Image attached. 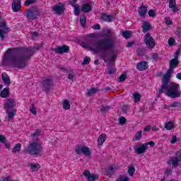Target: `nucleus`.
Masks as SVG:
<instances>
[{"instance_id": "1", "label": "nucleus", "mask_w": 181, "mask_h": 181, "mask_svg": "<svg viewBox=\"0 0 181 181\" xmlns=\"http://www.w3.org/2000/svg\"><path fill=\"white\" fill-rule=\"evenodd\" d=\"M101 37H104L95 41V40H89L83 42V47L93 52L96 54H99V57L107 64V70L109 74H115V65L112 63L117 60L118 54L117 52L108 53V51L112 50L115 47L117 43V35L110 28L105 30L101 34Z\"/></svg>"}, {"instance_id": "2", "label": "nucleus", "mask_w": 181, "mask_h": 181, "mask_svg": "<svg viewBox=\"0 0 181 181\" xmlns=\"http://www.w3.org/2000/svg\"><path fill=\"white\" fill-rule=\"evenodd\" d=\"M16 54L12 52V49L8 48L3 57L4 64L10 67H17V69H25L28 66V60L32 56L30 52L24 50L22 47L16 48Z\"/></svg>"}, {"instance_id": "3", "label": "nucleus", "mask_w": 181, "mask_h": 181, "mask_svg": "<svg viewBox=\"0 0 181 181\" xmlns=\"http://www.w3.org/2000/svg\"><path fill=\"white\" fill-rule=\"evenodd\" d=\"M179 83L174 82L170 83L163 89V92L158 91V97L160 98V95L165 93V95L170 98H179L181 95V92L179 90Z\"/></svg>"}, {"instance_id": "4", "label": "nucleus", "mask_w": 181, "mask_h": 181, "mask_svg": "<svg viewBox=\"0 0 181 181\" xmlns=\"http://www.w3.org/2000/svg\"><path fill=\"white\" fill-rule=\"evenodd\" d=\"M25 152L28 155H42L43 147L40 143L33 142L26 147Z\"/></svg>"}, {"instance_id": "5", "label": "nucleus", "mask_w": 181, "mask_h": 181, "mask_svg": "<svg viewBox=\"0 0 181 181\" xmlns=\"http://www.w3.org/2000/svg\"><path fill=\"white\" fill-rule=\"evenodd\" d=\"M40 13L37 8H31L26 11L25 17L28 21H35L39 18Z\"/></svg>"}, {"instance_id": "6", "label": "nucleus", "mask_w": 181, "mask_h": 181, "mask_svg": "<svg viewBox=\"0 0 181 181\" xmlns=\"http://www.w3.org/2000/svg\"><path fill=\"white\" fill-rule=\"evenodd\" d=\"M173 73H175V72H173L169 69L167 71L166 74L163 76V77L162 78L163 84H162L160 88L158 89V91H160V93L163 92V88L165 87L168 86V85L170 84L169 81L172 78V74H173Z\"/></svg>"}, {"instance_id": "7", "label": "nucleus", "mask_w": 181, "mask_h": 181, "mask_svg": "<svg viewBox=\"0 0 181 181\" xmlns=\"http://www.w3.org/2000/svg\"><path fill=\"white\" fill-rule=\"evenodd\" d=\"M144 43H146L147 47L148 49H153L155 47V40L152 36H151V34H146L144 36Z\"/></svg>"}, {"instance_id": "8", "label": "nucleus", "mask_w": 181, "mask_h": 181, "mask_svg": "<svg viewBox=\"0 0 181 181\" xmlns=\"http://www.w3.org/2000/svg\"><path fill=\"white\" fill-rule=\"evenodd\" d=\"M76 155H80L81 152H83V155L86 156H90L91 155V151H90V148L87 146H77L75 149Z\"/></svg>"}, {"instance_id": "9", "label": "nucleus", "mask_w": 181, "mask_h": 181, "mask_svg": "<svg viewBox=\"0 0 181 181\" xmlns=\"http://www.w3.org/2000/svg\"><path fill=\"white\" fill-rule=\"evenodd\" d=\"M9 28L6 26V22L2 21L0 23V37L1 40H5V35H8V31Z\"/></svg>"}, {"instance_id": "10", "label": "nucleus", "mask_w": 181, "mask_h": 181, "mask_svg": "<svg viewBox=\"0 0 181 181\" xmlns=\"http://www.w3.org/2000/svg\"><path fill=\"white\" fill-rule=\"evenodd\" d=\"M52 86H53V81L50 78H44L42 81V87L46 93H49L50 91V88H52Z\"/></svg>"}, {"instance_id": "11", "label": "nucleus", "mask_w": 181, "mask_h": 181, "mask_svg": "<svg viewBox=\"0 0 181 181\" xmlns=\"http://www.w3.org/2000/svg\"><path fill=\"white\" fill-rule=\"evenodd\" d=\"M16 105L13 99H8L4 104V110H6V111H13V107Z\"/></svg>"}, {"instance_id": "12", "label": "nucleus", "mask_w": 181, "mask_h": 181, "mask_svg": "<svg viewBox=\"0 0 181 181\" xmlns=\"http://www.w3.org/2000/svg\"><path fill=\"white\" fill-rule=\"evenodd\" d=\"M180 63V62L179 61V59H172L169 63V69L168 70L175 73V69H177V67L179 66Z\"/></svg>"}, {"instance_id": "13", "label": "nucleus", "mask_w": 181, "mask_h": 181, "mask_svg": "<svg viewBox=\"0 0 181 181\" xmlns=\"http://www.w3.org/2000/svg\"><path fill=\"white\" fill-rule=\"evenodd\" d=\"M69 52H70V48L67 45L58 47L55 49V53H58L59 54H63V53H69Z\"/></svg>"}, {"instance_id": "14", "label": "nucleus", "mask_w": 181, "mask_h": 181, "mask_svg": "<svg viewBox=\"0 0 181 181\" xmlns=\"http://www.w3.org/2000/svg\"><path fill=\"white\" fill-rule=\"evenodd\" d=\"M83 175L86 177L87 181L98 180V175L91 174L90 171H85Z\"/></svg>"}, {"instance_id": "15", "label": "nucleus", "mask_w": 181, "mask_h": 181, "mask_svg": "<svg viewBox=\"0 0 181 181\" xmlns=\"http://www.w3.org/2000/svg\"><path fill=\"white\" fill-rule=\"evenodd\" d=\"M11 8L13 12H19L22 8V6L21 5V0H13Z\"/></svg>"}, {"instance_id": "16", "label": "nucleus", "mask_w": 181, "mask_h": 181, "mask_svg": "<svg viewBox=\"0 0 181 181\" xmlns=\"http://www.w3.org/2000/svg\"><path fill=\"white\" fill-rule=\"evenodd\" d=\"M168 165L170 166L172 165L173 168H177L179 166V159H177V157H171L170 159L167 161Z\"/></svg>"}, {"instance_id": "17", "label": "nucleus", "mask_w": 181, "mask_h": 181, "mask_svg": "<svg viewBox=\"0 0 181 181\" xmlns=\"http://www.w3.org/2000/svg\"><path fill=\"white\" fill-rule=\"evenodd\" d=\"M52 11L58 15L64 13V5H55L52 7Z\"/></svg>"}, {"instance_id": "18", "label": "nucleus", "mask_w": 181, "mask_h": 181, "mask_svg": "<svg viewBox=\"0 0 181 181\" xmlns=\"http://www.w3.org/2000/svg\"><path fill=\"white\" fill-rule=\"evenodd\" d=\"M168 6L173 13L179 12V8L176 6V0H170L168 3Z\"/></svg>"}, {"instance_id": "19", "label": "nucleus", "mask_w": 181, "mask_h": 181, "mask_svg": "<svg viewBox=\"0 0 181 181\" xmlns=\"http://www.w3.org/2000/svg\"><path fill=\"white\" fill-rule=\"evenodd\" d=\"M148 67H149V65H148V62L145 61L141 62L136 65V69H139L140 71H144V70H147Z\"/></svg>"}, {"instance_id": "20", "label": "nucleus", "mask_w": 181, "mask_h": 181, "mask_svg": "<svg viewBox=\"0 0 181 181\" xmlns=\"http://www.w3.org/2000/svg\"><path fill=\"white\" fill-rule=\"evenodd\" d=\"M146 149H148V144H142L141 146L136 148V152L138 155H141L142 153H145L146 152Z\"/></svg>"}, {"instance_id": "21", "label": "nucleus", "mask_w": 181, "mask_h": 181, "mask_svg": "<svg viewBox=\"0 0 181 181\" xmlns=\"http://www.w3.org/2000/svg\"><path fill=\"white\" fill-rule=\"evenodd\" d=\"M148 12V8L144 5H142L139 8V15L141 18H144Z\"/></svg>"}, {"instance_id": "22", "label": "nucleus", "mask_w": 181, "mask_h": 181, "mask_svg": "<svg viewBox=\"0 0 181 181\" xmlns=\"http://www.w3.org/2000/svg\"><path fill=\"white\" fill-rule=\"evenodd\" d=\"M1 78L4 84H8V85L11 84V79L9 78V76H8L7 73H3L1 74Z\"/></svg>"}, {"instance_id": "23", "label": "nucleus", "mask_w": 181, "mask_h": 181, "mask_svg": "<svg viewBox=\"0 0 181 181\" xmlns=\"http://www.w3.org/2000/svg\"><path fill=\"white\" fill-rule=\"evenodd\" d=\"M105 139H107V135L105 134H101L98 138V144L103 145L105 142Z\"/></svg>"}, {"instance_id": "24", "label": "nucleus", "mask_w": 181, "mask_h": 181, "mask_svg": "<svg viewBox=\"0 0 181 181\" xmlns=\"http://www.w3.org/2000/svg\"><path fill=\"white\" fill-rule=\"evenodd\" d=\"M82 12L87 13L91 11V6L89 4H84L81 8Z\"/></svg>"}, {"instance_id": "25", "label": "nucleus", "mask_w": 181, "mask_h": 181, "mask_svg": "<svg viewBox=\"0 0 181 181\" xmlns=\"http://www.w3.org/2000/svg\"><path fill=\"white\" fill-rule=\"evenodd\" d=\"M102 20L105 22H112V16L105 13L102 14Z\"/></svg>"}, {"instance_id": "26", "label": "nucleus", "mask_w": 181, "mask_h": 181, "mask_svg": "<svg viewBox=\"0 0 181 181\" xmlns=\"http://www.w3.org/2000/svg\"><path fill=\"white\" fill-rule=\"evenodd\" d=\"M29 166L30 168L31 172H37V170H39V169H40V164L31 163V164L29 165Z\"/></svg>"}, {"instance_id": "27", "label": "nucleus", "mask_w": 181, "mask_h": 181, "mask_svg": "<svg viewBox=\"0 0 181 181\" xmlns=\"http://www.w3.org/2000/svg\"><path fill=\"white\" fill-rule=\"evenodd\" d=\"M100 91V88H92L88 90V95L90 97L91 95H94V94H97Z\"/></svg>"}, {"instance_id": "28", "label": "nucleus", "mask_w": 181, "mask_h": 181, "mask_svg": "<svg viewBox=\"0 0 181 181\" xmlns=\"http://www.w3.org/2000/svg\"><path fill=\"white\" fill-rule=\"evenodd\" d=\"M21 148H22V144H17L14 146L11 151L13 153H16V152H21Z\"/></svg>"}, {"instance_id": "29", "label": "nucleus", "mask_w": 181, "mask_h": 181, "mask_svg": "<svg viewBox=\"0 0 181 181\" xmlns=\"http://www.w3.org/2000/svg\"><path fill=\"white\" fill-rule=\"evenodd\" d=\"M115 172V168L110 166L109 168L106 170L105 173L107 176H111V175H114V173Z\"/></svg>"}, {"instance_id": "30", "label": "nucleus", "mask_w": 181, "mask_h": 181, "mask_svg": "<svg viewBox=\"0 0 181 181\" xmlns=\"http://www.w3.org/2000/svg\"><path fill=\"white\" fill-rule=\"evenodd\" d=\"M80 23L81 26L83 27L86 26V23H87V18L86 17V15L83 14L82 16H81Z\"/></svg>"}, {"instance_id": "31", "label": "nucleus", "mask_w": 181, "mask_h": 181, "mask_svg": "<svg viewBox=\"0 0 181 181\" xmlns=\"http://www.w3.org/2000/svg\"><path fill=\"white\" fill-rule=\"evenodd\" d=\"M165 128L168 131H172V129L174 128L173 122H168L165 123Z\"/></svg>"}, {"instance_id": "32", "label": "nucleus", "mask_w": 181, "mask_h": 181, "mask_svg": "<svg viewBox=\"0 0 181 181\" xmlns=\"http://www.w3.org/2000/svg\"><path fill=\"white\" fill-rule=\"evenodd\" d=\"M8 95H9V89L6 88L1 92V96L2 98H6Z\"/></svg>"}, {"instance_id": "33", "label": "nucleus", "mask_w": 181, "mask_h": 181, "mask_svg": "<svg viewBox=\"0 0 181 181\" xmlns=\"http://www.w3.org/2000/svg\"><path fill=\"white\" fill-rule=\"evenodd\" d=\"M142 28L143 32H148V30H151V24L149 23L144 22Z\"/></svg>"}, {"instance_id": "34", "label": "nucleus", "mask_w": 181, "mask_h": 181, "mask_svg": "<svg viewBox=\"0 0 181 181\" xmlns=\"http://www.w3.org/2000/svg\"><path fill=\"white\" fill-rule=\"evenodd\" d=\"M141 138H142V131H139L136 134L134 138L133 139V141H141Z\"/></svg>"}, {"instance_id": "35", "label": "nucleus", "mask_w": 181, "mask_h": 181, "mask_svg": "<svg viewBox=\"0 0 181 181\" xmlns=\"http://www.w3.org/2000/svg\"><path fill=\"white\" fill-rule=\"evenodd\" d=\"M6 113L8 114V119H12L15 115H16V111L15 110H10V111H6Z\"/></svg>"}, {"instance_id": "36", "label": "nucleus", "mask_w": 181, "mask_h": 181, "mask_svg": "<svg viewBox=\"0 0 181 181\" xmlns=\"http://www.w3.org/2000/svg\"><path fill=\"white\" fill-rule=\"evenodd\" d=\"M63 108L64 110H70V102L68 100H64Z\"/></svg>"}, {"instance_id": "37", "label": "nucleus", "mask_w": 181, "mask_h": 181, "mask_svg": "<svg viewBox=\"0 0 181 181\" xmlns=\"http://www.w3.org/2000/svg\"><path fill=\"white\" fill-rule=\"evenodd\" d=\"M134 99L135 103L141 101V94L136 93L134 94Z\"/></svg>"}, {"instance_id": "38", "label": "nucleus", "mask_w": 181, "mask_h": 181, "mask_svg": "<svg viewBox=\"0 0 181 181\" xmlns=\"http://www.w3.org/2000/svg\"><path fill=\"white\" fill-rule=\"evenodd\" d=\"M40 134H41L40 129H37L35 132L33 134H31V136L33 138H37V136H40Z\"/></svg>"}, {"instance_id": "39", "label": "nucleus", "mask_w": 181, "mask_h": 181, "mask_svg": "<svg viewBox=\"0 0 181 181\" xmlns=\"http://www.w3.org/2000/svg\"><path fill=\"white\" fill-rule=\"evenodd\" d=\"M36 2H37V0H26L24 3V5L29 6V5H33V4H36Z\"/></svg>"}, {"instance_id": "40", "label": "nucleus", "mask_w": 181, "mask_h": 181, "mask_svg": "<svg viewBox=\"0 0 181 181\" xmlns=\"http://www.w3.org/2000/svg\"><path fill=\"white\" fill-rule=\"evenodd\" d=\"M122 36L125 37V39H129L131 37V32L130 31H123L122 33Z\"/></svg>"}, {"instance_id": "41", "label": "nucleus", "mask_w": 181, "mask_h": 181, "mask_svg": "<svg viewBox=\"0 0 181 181\" xmlns=\"http://www.w3.org/2000/svg\"><path fill=\"white\" fill-rule=\"evenodd\" d=\"M125 80H127V74H123L119 77L117 81L122 83L123 81H125Z\"/></svg>"}, {"instance_id": "42", "label": "nucleus", "mask_w": 181, "mask_h": 181, "mask_svg": "<svg viewBox=\"0 0 181 181\" xmlns=\"http://www.w3.org/2000/svg\"><path fill=\"white\" fill-rule=\"evenodd\" d=\"M128 173L130 176H134V173H135V168L131 165L128 169Z\"/></svg>"}, {"instance_id": "43", "label": "nucleus", "mask_w": 181, "mask_h": 181, "mask_svg": "<svg viewBox=\"0 0 181 181\" xmlns=\"http://www.w3.org/2000/svg\"><path fill=\"white\" fill-rule=\"evenodd\" d=\"M74 7V15H76V16H78V15H80V8H78L77 5H76Z\"/></svg>"}, {"instance_id": "44", "label": "nucleus", "mask_w": 181, "mask_h": 181, "mask_svg": "<svg viewBox=\"0 0 181 181\" xmlns=\"http://www.w3.org/2000/svg\"><path fill=\"white\" fill-rule=\"evenodd\" d=\"M109 110H110V107H108V106H103L100 108V111L103 113L108 112Z\"/></svg>"}, {"instance_id": "45", "label": "nucleus", "mask_w": 181, "mask_h": 181, "mask_svg": "<svg viewBox=\"0 0 181 181\" xmlns=\"http://www.w3.org/2000/svg\"><path fill=\"white\" fill-rule=\"evenodd\" d=\"M181 106V103L180 102H173L170 107L175 108L176 107H180Z\"/></svg>"}, {"instance_id": "46", "label": "nucleus", "mask_w": 181, "mask_h": 181, "mask_svg": "<svg viewBox=\"0 0 181 181\" xmlns=\"http://www.w3.org/2000/svg\"><path fill=\"white\" fill-rule=\"evenodd\" d=\"M180 54V49H177L175 52L174 58L175 59L179 60V55Z\"/></svg>"}, {"instance_id": "47", "label": "nucleus", "mask_w": 181, "mask_h": 181, "mask_svg": "<svg viewBox=\"0 0 181 181\" xmlns=\"http://www.w3.org/2000/svg\"><path fill=\"white\" fill-rule=\"evenodd\" d=\"M175 42H176L175 40V38H173V37L170 38L168 40V45H169V46H170V47L173 46L175 45Z\"/></svg>"}, {"instance_id": "48", "label": "nucleus", "mask_w": 181, "mask_h": 181, "mask_svg": "<svg viewBox=\"0 0 181 181\" xmlns=\"http://www.w3.org/2000/svg\"><path fill=\"white\" fill-rule=\"evenodd\" d=\"M6 142V137L0 134V144H5Z\"/></svg>"}, {"instance_id": "49", "label": "nucleus", "mask_w": 181, "mask_h": 181, "mask_svg": "<svg viewBox=\"0 0 181 181\" xmlns=\"http://www.w3.org/2000/svg\"><path fill=\"white\" fill-rule=\"evenodd\" d=\"M119 181H129V178L127 176L121 175L119 178Z\"/></svg>"}, {"instance_id": "50", "label": "nucleus", "mask_w": 181, "mask_h": 181, "mask_svg": "<svg viewBox=\"0 0 181 181\" xmlns=\"http://www.w3.org/2000/svg\"><path fill=\"white\" fill-rule=\"evenodd\" d=\"M175 157L177 158L179 162H181V150L175 153Z\"/></svg>"}, {"instance_id": "51", "label": "nucleus", "mask_w": 181, "mask_h": 181, "mask_svg": "<svg viewBox=\"0 0 181 181\" xmlns=\"http://www.w3.org/2000/svg\"><path fill=\"white\" fill-rule=\"evenodd\" d=\"M148 16L151 18H155V16H156V15L155 14V11H153V9H151L148 11Z\"/></svg>"}, {"instance_id": "52", "label": "nucleus", "mask_w": 181, "mask_h": 181, "mask_svg": "<svg viewBox=\"0 0 181 181\" xmlns=\"http://www.w3.org/2000/svg\"><path fill=\"white\" fill-rule=\"evenodd\" d=\"M30 111L33 114V115H36V107H35V105H32V107L30 108Z\"/></svg>"}, {"instance_id": "53", "label": "nucleus", "mask_w": 181, "mask_h": 181, "mask_svg": "<svg viewBox=\"0 0 181 181\" xmlns=\"http://www.w3.org/2000/svg\"><path fill=\"white\" fill-rule=\"evenodd\" d=\"M90 62H91V59L88 57H85L84 59H83V64H90Z\"/></svg>"}, {"instance_id": "54", "label": "nucleus", "mask_w": 181, "mask_h": 181, "mask_svg": "<svg viewBox=\"0 0 181 181\" xmlns=\"http://www.w3.org/2000/svg\"><path fill=\"white\" fill-rule=\"evenodd\" d=\"M68 78L69 80H71V81H74V80H76V76H74L73 74H69Z\"/></svg>"}, {"instance_id": "55", "label": "nucleus", "mask_w": 181, "mask_h": 181, "mask_svg": "<svg viewBox=\"0 0 181 181\" xmlns=\"http://www.w3.org/2000/svg\"><path fill=\"white\" fill-rule=\"evenodd\" d=\"M119 124H124L127 122V119H125V117H122L119 118Z\"/></svg>"}, {"instance_id": "56", "label": "nucleus", "mask_w": 181, "mask_h": 181, "mask_svg": "<svg viewBox=\"0 0 181 181\" xmlns=\"http://www.w3.org/2000/svg\"><path fill=\"white\" fill-rule=\"evenodd\" d=\"M31 36H32L33 39H36V37H37V36H39V33L33 32L31 33Z\"/></svg>"}, {"instance_id": "57", "label": "nucleus", "mask_w": 181, "mask_h": 181, "mask_svg": "<svg viewBox=\"0 0 181 181\" xmlns=\"http://www.w3.org/2000/svg\"><path fill=\"white\" fill-rule=\"evenodd\" d=\"M93 29H94L95 30H100V29H101V26L100 25V24H98V25H93Z\"/></svg>"}, {"instance_id": "58", "label": "nucleus", "mask_w": 181, "mask_h": 181, "mask_svg": "<svg viewBox=\"0 0 181 181\" xmlns=\"http://www.w3.org/2000/svg\"><path fill=\"white\" fill-rule=\"evenodd\" d=\"M177 139V137H176V136H173V138H172V139H171V141H170V143H171V144H175V143H176Z\"/></svg>"}, {"instance_id": "59", "label": "nucleus", "mask_w": 181, "mask_h": 181, "mask_svg": "<svg viewBox=\"0 0 181 181\" xmlns=\"http://www.w3.org/2000/svg\"><path fill=\"white\" fill-rule=\"evenodd\" d=\"M76 2L77 0H71L70 5H71V6H76V5H77Z\"/></svg>"}, {"instance_id": "60", "label": "nucleus", "mask_w": 181, "mask_h": 181, "mask_svg": "<svg viewBox=\"0 0 181 181\" xmlns=\"http://www.w3.org/2000/svg\"><path fill=\"white\" fill-rule=\"evenodd\" d=\"M137 54L139 56H144V51L141 49H139L137 51Z\"/></svg>"}, {"instance_id": "61", "label": "nucleus", "mask_w": 181, "mask_h": 181, "mask_svg": "<svg viewBox=\"0 0 181 181\" xmlns=\"http://www.w3.org/2000/svg\"><path fill=\"white\" fill-rule=\"evenodd\" d=\"M145 144H147V146L148 145H150V146H151V148H153V146H155V142L151 141H149L148 143H146Z\"/></svg>"}, {"instance_id": "62", "label": "nucleus", "mask_w": 181, "mask_h": 181, "mask_svg": "<svg viewBox=\"0 0 181 181\" xmlns=\"http://www.w3.org/2000/svg\"><path fill=\"white\" fill-rule=\"evenodd\" d=\"M175 35H177V36H178L179 37H181V29L177 30L175 32Z\"/></svg>"}, {"instance_id": "63", "label": "nucleus", "mask_w": 181, "mask_h": 181, "mask_svg": "<svg viewBox=\"0 0 181 181\" xmlns=\"http://www.w3.org/2000/svg\"><path fill=\"white\" fill-rule=\"evenodd\" d=\"M152 59H153L154 60H156V59H158V54L153 53L152 54Z\"/></svg>"}, {"instance_id": "64", "label": "nucleus", "mask_w": 181, "mask_h": 181, "mask_svg": "<svg viewBox=\"0 0 181 181\" xmlns=\"http://www.w3.org/2000/svg\"><path fill=\"white\" fill-rule=\"evenodd\" d=\"M176 78H177V80H181V73L176 74Z\"/></svg>"}]
</instances>
